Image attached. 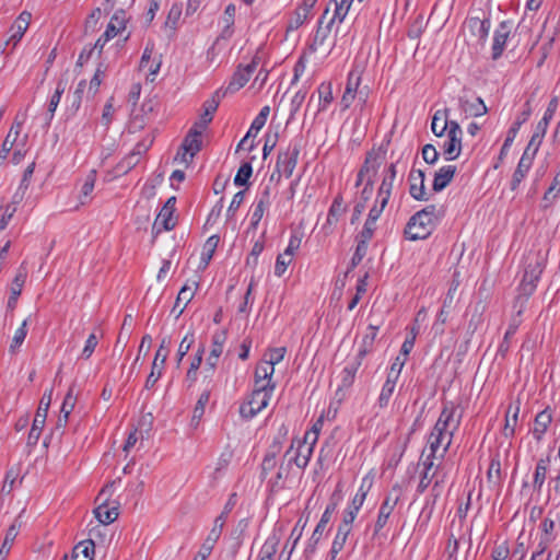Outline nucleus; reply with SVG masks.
Instances as JSON below:
<instances>
[{
	"instance_id": "nucleus-47",
	"label": "nucleus",
	"mask_w": 560,
	"mask_h": 560,
	"mask_svg": "<svg viewBox=\"0 0 560 560\" xmlns=\"http://www.w3.org/2000/svg\"><path fill=\"white\" fill-rule=\"evenodd\" d=\"M351 2L352 0L335 1V10L332 16L329 19V24H334L336 21L341 23L349 12Z\"/></svg>"
},
{
	"instance_id": "nucleus-11",
	"label": "nucleus",
	"mask_w": 560,
	"mask_h": 560,
	"mask_svg": "<svg viewBox=\"0 0 560 560\" xmlns=\"http://www.w3.org/2000/svg\"><path fill=\"white\" fill-rule=\"evenodd\" d=\"M51 392L48 396L46 394L43 396L35 418L33 420V424L31 431L27 436V445L34 446L37 444L39 436L42 434L43 428L45 425L48 408L50 405Z\"/></svg>"
},
{
	"instance_id": "nucleus-19",
	"label": "nucleus",
	"mask_w": 560,
	"mask_h": 560,
	"mask_svg": "<svg viewBox=\"0 0 560 560\" xmlns=\"http://www.w3.org/2000/svg\"><path fill=\"white\" fill-rule=\"evenodd\" d=\"M32 15L27 11H23L18 19L13 22L10 32L11 35L7 40V45L12 44L13 47L22 39L26 30L28 28Z\"/></svg>"
},
{
	"instance_id": "nucleus-49",
	"label": "nucleus",
	"mask_w": 560,
	"mask_h": 560,
	"mask_svg": "<svg viewBox=\"0 0 560 560\" xmlns=\"http://www.w3.org/2000/svg\"><path fill=\"white\" fill-rule=\"evenodd\" d=\"M235 11H236V8L232 3L225 8L224 22L226 23V25L220 35L221 38L228 39L232 36V34H233L232 25L234 24Z\"/></svg>"
},
{
	"instance_id": "nucleus-23",
	"label": "nucleus",
	"mask_w": 560,
	"mask_h": 560,
	"mask_svg": "<svg viewBox=\"0 0 560 560\" xmlns=\"http://www.w3.org/2000/svg\"><path fill=\"white\" fill-rule=\"evenodd\" d=\"M327 13H328V9L325 10L323 15L318 20V24H317V28L315 31L314 37H313L311 44L308 45L310 52H315L319 47H322L325 44L327 37L329 36V34L331 32L332 24H329V21L327 22L326 25H324V20L326 18Z\"/></svg>"
},
{
	"instance_id": "nucleus-40",
	"label": "nucleus",
	"mask_w": 560,
	"mask_h": 560,
	"mask_svg": "<svg viewBox=\"0 0 560 560\" xmlns=\"http://www.w3.org/2000/svg\"><path fill=\"white\" fill-rule=\"evenodd\" d=\"M317 441H318V436H317L316 431L308 430L305 432L304 438L302 440L298 439V438L292 440L289 450L284 454V457L290 456L291 453L294 451L295 446H312V447H314L316 445Z\"/></svg>"
},
{
	"instance_id": "nucleus-7",
	"label": "nucleus",
	"mask_w": 560,
	"mask_h": 560,
	"mask_svg": "<svg viewBox=\"0 0 560 560\" xmlns=\"http://www.w3.org/2000/svg\"><path fill=\"white\" fill-rule=\"evenodd\" d=\"M271 394L253 390L246 401L240 407V415L245 420L253 419L258 412L265 409L270 400Z\"/></svg>"
},
{
	"instance_id": "nucleus-28",
	"label": "nucleus",
	"mask_w": 560,
	"mask_h": 560,
	"mask_svg": "<svg viewBox=\"0 0 560 560\" xmlns=\"http://www.w3.org/2000/svg\"><path fill=\"white\" fill-rule=\"evenodd\" d=\"M362 364V360L358 359L357 357L347 363V365L342 369L340 373L341 383L339 385V389H347L352 386L354 383L355 374L359 370V368Z\"/></svg>"
},
{
	"instance_id": "nucleus-57",
	"label": "nucleus",
	"mask_w": 560,
	"mask_h": 560,
	"mask_svg": "<svg viewBox=\"0 0 560 560\" xmlns=\"http://www.w3.org/2000/svg\"><path fill=\"white\" fill-rule=\"evenodd\" d=\"M77 398L73 396V388L70 387L63 402L61 405L60 413L63 415V424H67L69 415L75 406Z\"/></svg>"
},
{
	"instance_id": "nucleus-55",
	"label": "nucleus",
	"mask_w": 560,
	"mask_h": 560,
	"mask_svg": "<svg viewBox=\"0 0 560 560\" xmlns=\"http://www.w3.org/2000/svg\"><path fill=\"white\" fill-rule=\"evenodd\" d=\"M138 163L139 159L136 156V154H128L116 165L115 172L117 175L127 174Z\"/></svg>"
},
{
	"instance_id": "nucleus-35",
	"label": "nucleus",
	"mask_w": 560,
	"mask_h": 560,
	"mask_svg": "<svg viewBox=\"0 0 560 560\" xmlns=\"http://www.w3.org/2000/svg\"><path fill=\"white\" fill-rule=\"evenodd\" d=\"M443 154L446 161L457 159L462 152V137L447 136L442 145Z\"/></svg>"
},
{
	"instance_id": "nucleus-56",
	"label": "nucleus",
	"mask_w": 560,
	"mask_h": 560,
	"mask_svg": "<svg viewBox=\"0 0 560 560\" xmlns=\"http://www.w3.org/2000/svg\"><path fill=\"white\" fill-rule=\"evenodd\" d=\"M72 552H78V556L84 558H94L95 544L92 539L82 540L73 547Z\"/></svg>"
},
{
	"instance_id": "nucleus-27",
	"label": "nucleus",
	"mask_w": 560,
	"mask_h": 560,
	"mask_svg": "<svg viewBox=\"0 0 560 560\" xmlns=\"http://www.w3.org/2000/svg\"><path fill=\"white\" fill-rule=\"evenodd\" d=\"M226 95V91H223V88L217 90L213 95L211 96V98L207 100L205 103H203V114L200 116V118L202 119V125L205 122H208L210 124L213 119V115L214 113L217 112L218 107H219V104L221 102V100Z\"/></svg>"
},
{
	"instance_id": "nucleus-42",
	"label": "nucleus",
	"mask_w": 560,
	"mask_h": 560,
	"mask_svg": "<svg viewBox=\"0 0 560 560\" xmlns=\"http://www.w3.org/2000/svg\"><path fill=\"white\" fill-rule=\"evenodd\" d=\"M209 400H210V392L209 390L202 392L196 402L195 408H194L191 424L198 425L199 421L201 420V418L205 413V409H206V406L209 402Z\"/></svg>"
},
{
	"instance_id": "nucleus-50",
	"label": "nucleus",
	"mask_w": 560,
	"mask_h": 560,
	"mask_svg": "<svg viewBox=\"0 0 560 560\" xmlns=\"http://www.w3.org/2000/svg\"><path fill=\"white\" fill-rule=\"evenodd\" d=\"M252 174H253V166H252L250 162H244L240 166V168L234 177V184L236 186L248 185V180H249Z\"/></svg>"
},
{
	"instance_id": "nucleus-61",
	"label": "nucleus",
	"mask_w": 560,
	"mask_h": 560,
	"mask_svg": "<svg viewBox=\"0 0 560 560\" xmlns=\"http://www.w3.org/2000/svg\"><path fill=\"white\" fill-rule=\"evenodd\" d=\"M532 113H533L532 97H529L524 103L523 110L517 115V117H516L515 121L512 124V126H514L517 129H520L521 126L528 120V118L530 117Z\"/></svg>"
},
{
	"instance_id": "nucleus-63",
	"label": "nucleus",
	"mask_w": 560,
	"mask_h": 560,
	"mask_svg": "<svg viewBox=\"0 0 560 560\" xmlns=\"http://www.w3.org/2000/svg\"><path fill=\"white\" fill-rule=\"evenodd\" d=\"M556 524L551 518H544L539 525V528L542 532V535L540 538L548 539L550 541H553L556 536L553 535Z\"/></svg>"
},
{
	"instance_id": "nucleus-62",
	"label": "nucleus",
	"mask_w": 560,
	"mask_h": 560,
	"mask_svg": "<svg viewBox=\"0 0 560 560\" xmlns=\"http://www.w3.org/2000/svg\"><path fill=\"white\" fill-rule=\"evenodd\" d=\"M97 345H98V338L94 332H92L85 341L84 348L81 352V358L84 360L90 359L91 355L93 354L95 348L97 347Z\"/></svg>"
},
{
	"instance_id": "nucleus-14",
	"label": "nucleus",
	"mask_w": 560,
	"mask_h": 560,
	"mask_svg": "<svg viewBox=\"0 0 560 560\" xmlns=\"http://www.w3.org/2000/svg\"><path fill=\"white\" fill-rule=\"evenodd\" d=\"M490 25L489 19H480L477 16L469 18L465 23V27L468 28L471 36L476 39V44L481 47H483L487 42Z\"/></svg>"
},
{
	"instance_id": "nucleus-8",
	"label": "nucleus",
	"mask_w": 560,
	"mask_h": 560,
	"mask_svg": "<svg viewBox=\"0 0 560 560\" xmlns=\"http://www.w3.org/2000/svg\"><path fill=\"white\" fill-rule=\"evenodd\" d=\"M462 417V412L458 411V407L454 402L446 401L444 404L442 411L440 413V418L445 421V423L451 428V430L448 432V440L443 446L441 457H443L444 454L448 451L454 433L458 430L460 425Z\"/></svg>"
},
{
	"instance_id": "nucleus-36",
	"label": "nucleus",
	"mask_w": 560,
	"mask_h": 560,
	"mask_svg": "<svg viewBox=\"0 0 560 560\" xmlns=\"http://www.w3.org/2000/svg\"><path fill=\"white\" fill-rule=\"evenodd\" d=\"M290 467L280 465L277 474L268 480L270 494H277L285 488V479L288 478Z\"/></svg>"
},
{
	"instance_id": "nucleus-64",
	"label": "nucleus",
	"mask_w": 560,
	"mask_h": 560,
	"mask_svg": "<svg viewBox=\"0 0 560 560\" xmlns=\"http://www.w3.org/2000/svg\"><path fill=\"white\" fill-rule=\"evenodd\" d=\"M448 318L447 308L442 307L436 315L435 322L433 323L432 329L436 335L444 334V325Z\"/></svg>"
},
{
	"instance_id": "nucleus-52",
	"label": "nucleus",
	"mask_w": 560,
	"mask_h": 560,
	"mask_svg": "<svg viewBox=\"0 0 560 560\" xmlns=\"http://www.w3.org/2000/svg\"><path fill=\"white\" fill-rule=\"evenodd\" d=\"M287 353L285 347L270 348L264 354L262 360L275 368L276 364L280 363Z\"/></svg>"
},
{
	"instance_id": "nucleus-25",
	"label": "nucleus",
	"mask_w": 560,
	"mask_h": 560,
	"mask_svg": "<svg viewBox=\"0 0 560 560\" xmlns=\"http://www.w3.org/2000/svg\"><path fill=\"white\" fill-rule=\"evenodd\" d=\"M458 105L460 110L470 117H480L488 113V107L481 97H477L475 102H470L468 98L460 96L458 98Z\"/></svg>"
},
{
	"instance_id": "nucleus-18",
	"label": "nucleus",
	"mask_w": 560,
	"mask_h": 560,
	"mask_svg": "<svg viewBox=\"0 0 560 560\" xmlns=\"http://www.w3.org/2000/svg\"><path fill=\"white\" fill-rule=\"evenodd\" d=\"M346 211L343 205V198L341 195L335 197L327 214L326 222L322 226V231L325 235H330L334 232V228L338 222V218Z\"/></svg>"
},
{
	"instance_id": "nucleus-5",
	"label": "nucleus",
	"mask_w": 560,
	"mask_h": 560,
	"mask_svg": "<svg viewBox=\"0 0 560 560\" xmlns=\"http://www.w3.org/2000/svg\"><path fill=\"white\" fill-rule=\"evenodd\" d=\"M402 497V489L399 485H394L386 493L381 504L378 515L374 525V535H377L386 525L390 514Z\"/></svg>"
},
{
	"instance_id": "nucleus-4",
	"label": "nucleus",
	"mask_w": 560,
	"mask_h": 560,
	"mask_svg": "<svg viewBox=\"0 0 560 560\" xmlns=\"http://www.w3.org/2000/svg\"><path fill=\"white\" fill-rule=\"evenodd\" d=\"M261 50L258 49L256 54L253 56L252 60L247 65L240 63L236 67V70L232 74L230 82L223 91L228 93H235L241 90L252 78L253 73L261 62Z\"/></svg>"
},
{
	"instance_id": "nucleus-20",
	"label": "nucleus",
	"mask_w": 560,
	"mask_h": 560,
	"mask_svg": "<svg viewBox=\"0 0 560 560\" xmlns=\"http://www.w3.org/2000/svg\"><path fill=\"white\" fill-rule=\"evenodd\" d=\"M26 278L27 271L24 265L22 264L12 281L11 292L7 304L8 310L12 311L15 308L18 299L22 293V289L25 284Z\"/></svg>"
},
{
	"instance_id": "nucleus-12",
	"label": "nucleus",
	"mask_w": 560,
	"mask_h": 560,
	"mask_svg": "<svg viewBox=\"0 0 560 560\" xmlns=\"http://www.w3.org/2000/svg\"><path fill=\"white\" fill-rule=\"evenodd\" d=\"M361 80H362V71L358 67L353 68L348 73L345 92L340 100V105H341L342 110L350 108V106L357 98V94L360 91Z\"/></svg>"
},
{
	"instance_id": "nucleus-33",
	"label": "nucleus",
	"mask_w": 560,
	"mask_h": 560,
	"mask_svg": "<svg viewBox=\"0 0 560 560\" xmlns=\"http://www.w3.org/2000/svg\"><path fill=\"white\" fill-rule=\"evenodd\" d=\"M378 326L369 325L368 332L363 336L357 358L362 360L372 352L375 338L377 336Z\"/></svg>"
},
{
	"instance_id": "nucleus-51",
	"label": "nucleus",
	"mask_w": 560,
	"mask_h": 560,
	"mask_svg": "<svg viewBox=\"0 0 560 560\" xmlns=\"http://www.w3.org/2000/svg\"><path fill=\"white\" fill-rule=\"evenodd\" d=\"M27 320L25 319L22 325L15 330L14 336L12 338L11 345H10V352L15 353L18 349L22 346L24 342L26 335H27Z\"/></svg>"
},
{
	"instance_id": "nucleus-10",
	"label": "nucleus",
	"mask_w": 560,
	"mask_h": 560,
	"mask_svg": "<svg viewBox=\"0 0 560 560\" xmlns=\"http://www.w3.org/2000/svg\"><path fill=\"white\" fill-rule=\"evenodd\" d=\"M300 154V144L290 143L284 152H280L276 162V172L279 176L284 175L287 178L291 177L293 171L298 164V158Z\"/></svg>"
},
{
	"instance_id": "nucleus-58",
	"label": "nucleus",
	"mask_w": 560,
	"mask_h": 560,
	"mask_svg": "<svg viewBox=\"0 0 560 560\" xmlns=\"http://www.w3.org/2000/svg\"><path fill=\"white\" fill-rule=\"evenodd\" d=\"M107 67L104 63H100L96 68V71L93 75V78L90 81L89 86V93H92V95H95L98 91L100 85L102 84V81L105 77Z\"/></svg>"
},
{
	"instance_id": "nucleus-46",
	"label": "nucleus",
	"mask_w": 560,
	"mask_h": 560,
	"mask_svg": "<svg viewBox=\"0 0 560 560\" xmlns=\"http://www.w3.org/2000/svg\"><path fill=\"white\" fill-rule=\"evenodd\" d=\"M396 175H397V164L390 163L383 171V176H382V182H381L380 188L392 191Z\"/></svg>"
},
{
	"instance_id": "nucleus-38",
	"label": "nucleus",
	"mask_w": 560,
	"mask_h": 560,
	"mask_svg": "<svg viewBox=\"0 0 560 560\" xmlns=\"http://www.w3.org/2000/svg\"><path fill=\"white\" fill-rule=\"evenodd\" d=\"M94 514L100 523L108 525L117 520L118 509L116 506L108 508V505L102 503L94 510Z\"/></svg>"
},
{
	"instance_id": "nucleus-29",
	"label": "nucleus",
	"mask_w": 560,
	"mask_h": 560,
	"mask_svg": "<svg viewBox=\"0 0 560 560\" xmlns=\"http://www.w3.org/2000/svg\"><path fill=\"white\" fill-rule=\"evenodd\" d=\"M198 287H199V282L192 281V285L185 284L180 289V291L177 295L175 305L173 307V312H175L178 308L177 316H179L184 312L187 304L192 300L195 291L197 290Z\"/></svg>"
},
{
	"instance_id": "nucleus-15",
	"label": "nucleus",
	"mask_w": 560,
	"mask_h": 560,
	"mask_svg": "<svg viewBox=\"0 0 560 560\" xmlns=\"http://www.w3.org/2000/svg\"><path fill=\"white\" fill-rule=\"evenodd\" d=\"M424 172L422 170L412 168L408 175L409 194L410 196L418 201H427L429 200V196L425 191L424 186Z\"/></svg>"
},
{
	"instance_id": "nucleus-2",
	"label": "nucleus",
	"mask_w": 560,
	"mask_h": 560,
	"mask_svg": "<svg viewBox=\"0 0 560 560\" xmlns=\"http://www.w3.org/2000/svg\"><path fill=\"white\" fill-rule=\"evenodd\" d=\"M442 215L435 205H429L425 208L417 211L406 224L404 234L409 241H418L428 238L435 225L439 218Z\"/></svg>"
},
{
	"instance_id": "nucleus-16",
	"label": "nucleus",
	"mask_w": 560,
	"mask_h": 560,
	"mask_svg": "<svg viewBox=\"0 0 560 560\" xmlns=\"http://www.w3.org/2000/svg\"><path fill=\"white\" fill-rule=\"evenodd\" d=\"M316 2L317 0H303L290 18L287 31H296L301 27L312 16V9Z\"/></svg>"
},
{
	"instance_id": "nucleus-59",
	"label": "nucleus",
	"mask_w": 560,
	"mask_h": 560,
	"mask_svg": "<svg viewBox=\"0 0 560 560\" xmlns=\"http://www.w3.org/2000/svg\"><path fill=\"white\" fill-rule=\"evenodd\" d=\"M20 199H18V194H15L13 196V202L4 207V211L0 218V231H3L8 226L9 222L11 221L16 211L15 203H18Z\"/></svg>"
},
{
	"instance_id": "nucleus-60",
	"label": "nucleus",
	"mask_w": 560,
	"mask_h": 560,
	"mask_svg": "<svg viewBox=\"0 0 560 560\" xmlns=\"http://www.w3.org/2000/svg\"><path fill=\"white\" fill-rule=\"evenodd\" d=\"M264 241H256L252 247L249 255L246 258V266L255 269L258 265V257L264 250Z\"/></svg>"
},
{
	"instance_id": "nucleus-6",
	"label": "nucleus",
	"mask_w": 560,
	"mask_h": 560,
	"mask_svg": "<svg viewBox=\"0 0 560 560\" xmlns=\"http://www.w3.org/2000/svg\"><path fill=\"white\" fill-rule=\"evenodd\" d=\"M386 149L381 145L366 152L363 164L359 172L365 178V182L375 183L378 171L385 160Z\"/></svg>"
},
{
	"instance_id": "nucleus-30",
	"label": "nucleus",
	"mask_w": 560,
	"mask_h": 560,
	"mask_svg": "<svg viewBox=\"0 0 560 560\" xmlns=\"http://www.w3.org/2000/svg\"><path fill=\"white\" fill-rule=\"evenodd\" d=\"M551 463V456L547 455L546 457L539 458L535 471H534V479H533V487L535 490L540 491L545 480L547 478V472L549 469Z\"/></svg>"
},
{
	"instance_id": "nucleus-39",
	"label": "nucleus",
	"mask_w": 560,
	"mask_h": 560,
	"mask_svg": "<svg viewBox=\"0 0 560 560\" xmlns=\"http://www.w3.org/2000/svg\"><path fill=\"white\" fill-rule=\"evenodd\" d=\"M66 86H67V82L65 80L60 79L57 82L56 90H55L54 94L51 95L50 101L48 103V114H49L48 122H50L54 118V114L60 103L62 94L66 91Z\"/></svg>"
},
{
	"instance_id": "nucleus-31",
	"label": "nucleus",
	"mask_w": 560,
	"mask_h": 560,
	"mask_svg": "<svg viewBox=\"0 0 560 560\" xmlns=\"http://www.w3.org/2000/svg\"><path fill=\"white\" fill-rule=\"evenodd\" d=\"M175 224L173 220V208L168 206L162 207L153 224V230H156V233H160L162 230L171 231L175 228Z\"/></svg>"
},
{
	"instance_id": "nucleus-43",
	"label": "nucleus",
	"mask_w": 560,
	"mask_h": 560,
	"mask_svg": "<svg viewBox=\"0 0 560 560\" xmlns=\"http://www.w3.org/2000/svg\"><path fill=\"white\" fill-rule=\"evenodd\" d=\"M319 106L318 110L324 112L328 105L334 101L331 83H320L318 86Z\"/></svg>"
},
{
	"instance_id": "nucleus-54",
	"label": "nucleus",
	"mask_w": 560,
	"mask_h": 560,
	"mask_svg": "<svg viewBox=\"0 0 560 560\" xmlns=\"http://www.w3.org/2000/svg\"><path fill=\"white\" fill-rule=\"evenodd\" d=\"M369 488L370 487L365 488L364 483H362L360 486V488L358 489V492L355 493V495L351 500V503L349 504L347 510L352 511V512L358 514L360 509L362 508L364 501H365V498H366L368 492H369Z\"/></svg>"
},
{
	"instance_id": "nucleus-21",
	"label": "nucleus",
	"mask_w": 560,
	"mask_h": 560,
	"mask_svg": "<svg viewBox=\"0 0 560 560\" xmlns=\"http://www.w3.org/2000/svg\"><path fill=\"white\" fill-rule=\"evenodd\" d=\"M551 422L552 410L550 407H546L544 410L536 415L532 433L537 442L542 440Z\"/></svg>"
},
{
	"instance_id": "nucleus-34",
	"label": "nucleus",
	"mask_w": 560,
	"mask_h": 560,
	"mask_svg": "<svg viewBox=\"0 0 560 560\" xmlns=\"http://www.w3.org/2000/svg\"><path fill=\"white\" fill-rule=\"evenodd\" d=\"M332 513L334 512L325 509L324 513L322 514V517H320L319 522L317 523V525L311 536L310 544L307 546V550H310L311 552H313L315 550L316 545L322 539L323 534L326 528V525L329 523Z\"/></svg>"
},
{
	"instance_id": "nucleus-45",
	"label": "nucleus",
	"mask_w": 560,
	"mask_h": 560,
	"mask_svg": "<svg viewBox=\"0 0 560 560\" xmlns=\"http://www.w3.org/2000/svg\"><path fill=\"white\" fill-rule=\"evenodd\" d=\"M445 112V120L443 124H441V127L439 129V133H445L446 136H456V137H463V130L459 126V124L456 120H450L448 119V109H444Z\"/></svg>"
},
{
	"instance_id": "nucleus-41",
	"label": "nucleus",
	"mask_w": 560,
	"mask_h": 560,
	"mask_svg": "<svg viewBox=\"0 0 560 560\" xmlns=\"http://www.w3.org/2000/svg\"><path fill=\"white\" fill-rule=\"evenodd\" d=\"M219 241L220 238L218 235H212L206 241L200 259L201 268L205 269L209 265L219 244Z\"/></svg>"
},
{
	"instance_id": "nucleus-48",
	"label": "nucleus",
	"mask_w": 560,
	"mask_h": 560,
	"mask_svg": "<svg viewBox=\"0 0 560 560\" xmlns=\"http://www.w3.org/2000/svg\"><path fill=\"white\" fill-rule=\"evenodd\" d=\"M95 182H96V171L92 170L88 174V176L84 180V184L82 185V188H81L80 201L82 205L86 203V200L90 198V196L94 189Z\"/></svg>"
},
{
	"instance_id": "nucleus-22",
	"label": "nucleus",
	"mask_w": 560,
	"mask_h": 560,
	"mask_svg": "<svg viewBox=\"0 0 560 560\" xmlns=\"http://www.w3.org/2000/svg\"><path fill=\"white\" fill-rule=\"evenodd\" d=\"M226 341V331L225 330H219L215 331L212 336V349L210 352V355L207 359L206 365L210 371H214L219 358L223 351V346Z\"/></svg>"
},
{
	"instance_id": "nucleus-53",
	"label": "nucleus",
	"mask_w": 560,
	"mask_h": 560,
	"mask_svg": "<svg viewBox=\"0 0 560 560\" xmlns=\"http://www.w3.org/2000/svg\"><path fill=\"white\" fill-rule=\"evenodd\" d=\"M275 373V368L271 366L269 363L261 360L256 369H255V378H258V382L265 381V382H272V375Z\"/></svg>"
},
{
	"instance_id": "nucleus-26",
	"label": "nucleus",
	"mask_w": 560,
	"mask_h": 560,
	"mask_svg": "<svg viewBox=\"0 0 560 560\" xmlns=\"http://www.w3.org/2000/svg\"><path fill=\"white\" fill-rule=\"evenodd\" d=\"M533 159L527 154V150L521 156L516 170L513 173L511 180V189L516 190L522 183V180L527 175L528 171L532 167Z\"/></svg>"
},
{
	"instance_id": "nucleus-17",
	"label": "nucleus",
	"mask_w": 560,
	"mask_h": 560,
	"mask_svg": "<svg viewBox=\"0 0 560 560\" xmlns=\"http://www.w3.org/2000/svg\"><path fill=\"white\" fill-rule=\"evenodd\" d=\"M511 30L510 24L506 21H503L499 24L497 30L493 33V43L491 47V58L492 60H498L501 58L505 46L508 38L510 36Z\"/></svg>"
},
{
	"instance_id": "nucleus-32",
	"label": "nucleus",
	"mask_w": 560,
	"mask_h": 560,
	"mask_svg": "<svg viewBox=\"0 0 560 560\" xmlns=\"http://www.w3.org/2000/svg\"><path fill=\"white\" fill-rule=\"evenodd\" d=\"M296 450L294 451L293 455L289 457L288 459V467H291V465H296L299 468L304 469L313 455L314 447L312 446H295Z\"/></svg>"
},
{
	"instance_id": "nucleus-44",
	"label": "nucleus",
	"mask_w": 560,
	"mask_h": 560,
	"mask_svg": "<svg viewBox=\"0 0 560 560\" xmlns=\"http://www.w3.org/2000/svg\"><path fill=\"white\" fill-rule=\"evenodd\" d=\"M395 386H396V382H394V380H392L390 376H387V378L381 389L378 399H377V404H378L380 408H385L388 406L390 397L395 390Z\"/></svg>"
},
{
	"instance_id": "nucleus-24",
	"label": "nucleus",
	"mask_w": 560,
	"mask_h": 560,
	"mask_svg": "<svg viewBox=\"0 0 560 560\" xmlns=\"http://www.w3.org/2000/svg\"><path fill=\"white\" fill-rule=\"evenodd\" d=\"M456 166L455 165H445L439 168L433 178L432 189L435 192L442 191L444 188L448 186V184L452 182L454 175L456 174Z\"/></svg>"
},
{
	"instance_id": "nucleus-1",
	"label": "nucleus",
	"mask_w": 560,
	"mask_h": 560,
	"mask_svg": "<svg viewBox=\"0 0 560 560\" xmlns=\"http://www.w3.org/2000/svg\"><path fill=\"white\" fill-rule=\"evenodd\" d=\"M549 249H530L524 258V275L520 283L522 295L530 296L546 268Z\"/></svg>"
},
{
	"instance_id": "nucleus-9",
	"label": "nucleus",
	"mask_w": 560,
	"mask_h": 560,
	"mask_svg": "<svg viewBox=\"0 0 560 560\" xmlns=\"http://www.w3.org/2000/svg\"><path fill=\"white\" fill-rule=\"evenodd\" d=\"M127 23L126 12L124 10H118L112 16L105 32L103 35L96 40L93 49L90 51L92 54L93 50L97 49L98 52L102 51L105 44L113 37H115L118 33L125 30Z\"/></svg>"
},
{
	"instance_id": "nucleus-37",
	"label": "nucleus",
	"mask_w": 560,
	"mask_h": 560,
	"mask_svg": "<svg viewBox=\"0 0 560 560\" xmlns=\"http://www.w3.org/2000/svg\"><path fill=\"white\" fill-rule=\"evenodd\" d=\"M21 524L19 523V520L16 518L13 524L8 528L4 540L2 542V546L0 548V560H5L14 539L16 538L19 534Z\"/></svg>"
},
{
	"instance_id": "nucleus-13",
	"label": "nucleus",
	"mask_w": 560,
	"mask_h": 560,
	"mask_svg": "<svg viewBox=\"0 0 560 560\" xmlns=\"http://www.w3.org/2000/svg\"><path fill=\"white\" fill-rule=\"evenodd\" d=\"M201 144L198 132H188L177 151L176 159H180L186 165L190 164L194 156L201 150Z\"/></svg>"
},
{
	"instance_id": "nucleus-3",
	"label": "nucleus",
	"mask_w": 560,
	"mask_h": 560,
	"mask_svg": "<svg viewBox=\"0 0 560 560\" xmlns=\"http://www.w3.org/2000/svg\"><path fill=\"white\" fill-rule=\"evenodd\" d=\"M236 504V493H232L229 497L228 502L225 503L223 511L219 516L215 517L213 522V527L211 528L210 533L208 534L207 538L205 539L203 544L201 545L200 550L198 553L194 557L192 560H207L208 557L211 555L217 541L219 540L224 524L226 522V518L229 514L232 512Z\"/></svg>"
}]
</instances>
